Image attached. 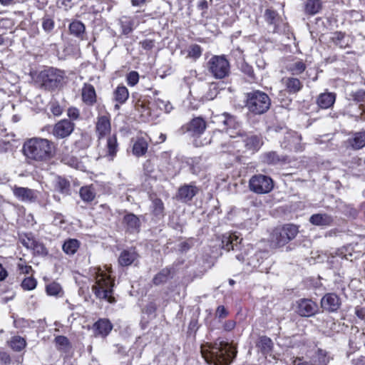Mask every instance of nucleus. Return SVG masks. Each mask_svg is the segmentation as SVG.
<instances>
[{"mask_svg": "<svg viewBox=\"0 0 365 365\" xmlns=\"http://www.w3.org/2000/svg\"><path fill=\"white\" fill-rule=\"evenodd\" d=\"M299 233V227L294 224H285L275 227L269 235L270 247L277 249L283 247L294 240Z\"/></svg>", "mask_w": 365, "mask_h": 365, "instance_id": "obj_6", "label": "nucleus"}, {"mask_svg": "<svg viewBox=\"0 0 365 365\" xmlns=\"http://www.w3.org/2000/svg\"><path fill=\"white\" fill-rule=\"evenodd\" d=\"M199 329V322L196 318H191L188 327L187 334V336H195V334L197 332Z\"/></svg>", "mask_w": 365, "mask_h": 365, "instance_id": "obj_52", "label": "nucleus"}, {"mask_svg": "<svg viewBox=\"0 0 365 365\" xmlns=\"http://www.w3.org/2000/svg\"><path fill=\"white\" fill-rule=\"evenodd\" d=\"M237 351L228 342L217 339L201 346V354L208 364L229 365L236 357Z\"/></svg>", "mask_w": 365, "mask_h": 365, "instance_id": "obj_2", "label": "nucleus"}, {"mask_svg": "<svg viewBox=\"0 0 365 365\" xmlns=\"http://www.w3.org/2000/svg\"><path fill=\"white\" fill-rule=\"evenodd\" d=\"M135 110L138 112L143 120H145L150 115V108L146 106V103L140 100H138L135 103Z\"/></svg>", "mask_w": 365, "mask_h": 365, "instance_id": "obj_43", "label": "nucleus"}, {"mask_svg": "<svg viewBox=\"0 0 365 365\" xmlns=\"http://www.w3.org/2000/svg\"><path fill=\"white\" fill-rule=\"evenodd\" d=\"M215 316L219 319H225L229 316V311L224 305H219L216 309Z\"/></svg>", "mask_w": 365, "mask_h": 365, "instance_id": "obj_58", "label": "nucleus"}, {"mask_svg": "<svg viewBox=\"0 0 365 365\" xmlns=\"http://www.w3.org/2000/svg\"><path fill=\"white\" fill-rule=\"evenodd\" d=\"M202 54V48L197 44L190 46L188 50V56L191 58H198Z\"/></svg>", "mask_w": 365, "mask_h": 365, "instance_id": "obj_54", "label": "nucleus"}, {"mask_svg": "<svg viewBox=\"0 0 365 365\" xmlns=\"http://www.w3.org/2000/svg\"><path fill=\"white\" fill-rule=\"evenodd\" d=\"M237 138L232 141L231 145L221 144L222 153H232L233 154H253L257 152L263 144L261 137L255 135H248L242 130L237 132ZM248 158L247 155H242Z\"/></svg>", "mask_w": 365, "mask_h": 365, "instance_id": "obj_3", "label": "nucleus"}, {"mask_svg": "<svg viewBox=\"0 0 365 365\" xmlns=\"http://www.w3.org/2000/svg\"><path fill=\"white\" fill-rule=\"evenodd\" d=\"M81 200L86 203L92 202L96 198V191L93 184L82 186L79 190Z\"/></svg>", "mask_w": 365, "mask_h": 365, "instance_id": "obj_32", "label": "nucleus"}, {"mask_svg": "<svg viewBox=\"0 0 365 365\" xmlns=\"http://www.w3.org/2000/svg\"><path fill=\"white\" fill-rule=\"evenodd\" d=\"M17 269L20 274H29L34 272L31 265H28L26 260L20 258L19 262L17 264Z\"/></svg>", "mask_w": 365, "mask_h": 365, "instance_id": "obj_50", "label": "nucleus"}, {"mask_svg": "<svg viewBox=\"0 0 365 365\" xmlns=\"http://www.w3.org/2000/svg\"><path fill=\"white\" fill-rule=\"evenodd\" d=\"M336 101V95L331 92H324L319 95L317 98V104L322 109L331 107Z\"/></svg>", "mask_w": 365, "mask_h": 365, "instance_id": "obj_28", "label": "nucleus"}, {"mask_svg": "<svg viewBox=\"0 0 365 365\" xmlns=\"http://www.w3.org/2000/svg\"><path fill=\"white\" fill-rule=\"evenodd\" d=\"M56 349L63 354V359L71 357L73 354L72 345L69 339L63 335H58L54 339Z\"/></svg>", "mask_w": 365, "mask_h": 365, "instance_id": "obj_21", "label": "nucleus"}, {"mask_svg": "<svg viewBox=\"0 0 365 365\" xmlns=\"http://www.w3.org/2000/svg\"><path fill=\"white\" fill-rule=\"evenodd\" d=\"M37 285L36 279L33 277H25L21 282V288L25 291L34 290Z\"/></svg>", "mask_w": 365, "mask_h": 365, "instance_id": "obj_49", "label": "nucleus"}, {"mask_svg": "<svg viewBox=\"0 0 365 365\" xmlns=\"http://www.w3.org/2000/svg\"><path fill=\"white\" fill-rule=\"evenodd\" d=\"M256 347L261 351L262 354H269L273 350L274 344L269 336L263 335L258 338V341L256 342Z\"/></svg>", "mask_w": 365, "mask_h": 365, "instance_id": "obj_30", "label": "nucleus"}, {"mask_svg": "<svg viewBox=\"0 0 365 365\" xmlns=\"http://www.w3.org/2000/svg\"><path fill=\"white\" fill-rule=\"evenodd\" d=\"M190 170L193 175H200L203 171V168L200 165V161H192L190 166Z\"/></svg>", "mask_w": 365, "mask_h": 365, "instance_id": "obj_57", "label": "nucleus"}, {"mask_svg": "<svg viewBox=\"0 0 365 365\" xmlns=\"http://www.w3.org/2000/svg\"><path fill=\"white\" fill-rule=\"evenodd\" d=\"M223 329L226 331H231L236 327V322L234 320H227L222 324Z\"/></svg>", "mask_w": 365, "mask_h": 365, "instance_id": "obj_62", "label": "nucleus"}, {"mask_svg": "<svg viewBox=\"0 0 365 365\" xmlns=\"http://www.w3.org/2000/svg\"><path fill=\"white\" fill-rule=\"evenodd\" d=\"M38 77L43 88L46 90H54L61 85L64 78V72L50 68L41 71Z\"/></svg>", "mask_w": 365, "mask_h": 365, "instance_id": "obj_9", "label": "nucleus"}, {"mask_svg": "<svg viewBox=\"0 0 365 365\" xmlns=\"http://www.w3.org/2000/svg\"><path fill=\"white\" fill-rule=\"evenodd\" d=\"M13 194L14 197L23 202H34L37 196L34 190L14 185L13 187Z\"/></svg>", "mask_w": 365, "mask_h": 365, "instance_id": "obj_22", "label": "nucleus"}, {"mask_svg": "<svg viewBox=\"0 0 365 365\" xmlns=\"http://www.w3.org/2000/svg\"><path fill=\"white\" fill-rule=\"evenodd\" d=\"M281 146L283 148L289 150L300 151L302 149L301 145V136L296 132L288 131L285 133L283 139L280 141Z\"/></svg>", "mask_w": 365, "mask_h": 365, "instance_id": "obj_14", "label": "nucleus"}, {"mask_svg": "<svg viewBox=\"0 0 365 365\" xmlns=\"http://www.w3.org/2000/svg\"><path fill=\"white\" fill-rule=\"evenodd\" d=\"M10 363V355L5 351H0V365H9Z\"/></svg>", "mask_w": 365, "mask_h": 365, "instance_id": "obj_61", "label": "nucleus"}, {"mask_svg": "<svg viewBox=\"0 0 365 365\" xmlns=\"http://www.w3.org/2000/svg\"><path fill=\"white\" fill-rule=\"evenodd\" d=\"M74 128L75 123L72 120L65 118L53 125L51 133L56 139H63L70 136Z\"/></svg>", "mask_w": 365, "mask_h": 365, "instance_id": "obj_12", "label": "nucleus"}, {"mask_svg": "<svg viewBox=\"0 0 365 365\" xmlns=\"http://www.w3.org/2000/svg\"><path fill=\"white\" fill-rule=\"evenodd\" d=\"M55 23L52 18L45 16L42 19V28L46 33H50L54 29Z\"/></svg>", "mask_w": 365, "mask_h": 365, "instance_id": "obj_51", "label": "nucleus"}, {"mask_svg": "<svg viewBox=\"0 0 365 365\" xmlns=\"http://www.w3.org/2000/svg\"><path fill=\"white\" fill-rule=\"evenodd\" d=\"M351 96L354 101L359 104L365 103V91L363 90H359L351 93Z\"/></svg>", "mask_w": 365, "mask_h": 365, "instance_id": "obj_56", "label": "nucleus"}, {"mask_svg": "<svg viewBox=\"0 0 365 365\" xmlns=\"http://www.w3.org/2000/svg\"><path fill=\"white\" fill-rule=\"evenodd\" d=\"M113 325L110 319L106 318L98 319L93 324V331L95 336L106 337L112 331Z\"/></svg>", "mask_w": 365, "mask_h": 365, "instance_id": "obj_19", "label": "nucleus"}, {"mask_svg": "<svg viewBox=\"0 0 365 365\" xmlns=\"http://www.w3.org/2000/svg\"><path fill=\"white\" fill-rule=\"evenodd\" d=\"M55 188L60 193L68 195L70 192V182L66 178L58 175L55 184Z\"/></svg>", "mask_w": 365, "mask_h": 365, "instance_id": "obj_42", "label": "nucleus"}, {"mask_svg": "<svg viewBox=\"0 0 365 365\" xmlns=\"http://www.w3.org/2000/svg\"><path fill=\"white\" fill-rule=\"evenodd\" d=\"M127 83L130 86H135L139 81V74L137 71H133L127 75Z\"/></svg>", "mask_w": 365, "mask_h": 365, "instance_id": "obj_55", "label": "nucleus"}, {"mask_svg": "<svg viewBox=\"0 0 365 365\" xmlns=\"http://www.w3.org/2000/svg\"><path fill=\"white\" fill-rule=\"evenodd\" d=\"M155 103L160 110H164L165 113H170L173 109V106L170 102L160 98L156 99Z\"/></svg>", "mask_w": 365, "mask_h": 365, "instance_id": "obj_53", "label": "nucleus"}, {"mask_svg": "<svg viewBox=\"0 0 365 365\" xmlns=\"http://www.w3.org/2000/svg\"><path fill=\"white\" fill-rule=\"evenodd\" d=\"M157 305L154 302H150L147 304L145 307V312L148 314H154L157 311Z\"/></svg>", "mask_w": 365, "mask_h": 365, "instance_id": "obj_63", "label": "nucleus"}, {"mask_svg": "<svg viewBox=\"0 0 365 365\" xmlns=\"http://www.w3.org/2000/svg\"><path fill=\"white\" fill-rule=\"evenodd\" d=\"M265 19L268 24L270 25H273V32H277L278 29L277 27V21L278 19V14L276 11L271 10V9H267L265 11Z\"/></svg>", "mask_w": 365, "mask_h": 365, "instance_id": "obj_47", "label": "nucleus"}, {"mask_svg": "<svg viewBox=\"0 0 365 365\" xmlns=\"http://www.w3.org/2000/svg\"><path fill=\"white\" fill-rule=\"evenodd\" d=\"M217 122L223 126L226 133H222L220 131L215 133L212 136V140L217 142L222 139L223 141L220 143H226V145H231L232 141L237 138V132L242 130L240 129L241 123L237 120V118L227 113H224L217 116Z\"/></svg>", "mask_w": 365, "mask_h": 365, "instance_id": "obj_5", "label": "nucleus"}, {"mask_svg": "<svg viewBox=\"0 0 365 365\" xmlns=\"http://www.w3.org/2000/svg\"><path fill=\"white\" fill-rule=\"evenodd\" d=\"M274 187L271 177L264 174H255L249 180V188L254 193L262 195L270 192Z\"/></svg>", "mask_w": 365, "mask_h": 365, "instance_id": "obj_10", "label": "nucleus"}, {"mask_svg": "<svg viewBox=\"0 0 365 365\" xmlns=\"http://www.w3.org/2000/svg\"><path fill=\"white\" fill-rule=\"evenodd\" d=\"M199 192V188L194 183L181 185L177 192V199L184 203L190 202Z\"/></svg>", "mask_w": 365, "mask_h": 365, "instance_id": "obj_17", "label": "nucleus"}, {"mask_svg": "<svg viewBox=\"0 0 365 365\" xmlns=\"http://www.w3.org/2000/svg\"><path fill=\"white\" fill-rule=\"evenodd\" d=\"M81 98L83 102L88 106H92L96 103V90L91 84L84 83L81 89Z\"/></svg>", "mask_w": 365, "mask_h": 365, "instance_id": "obj_26", "label": "nucleus"}, {"mask_svg": "<svg viewBox=\"0 0 365 365\" xmlns=\"http://www.w3.org/2000/svg\"><path fill=\"white\" fill-rule=\"evenodd\" d=\"M242 239L233 233H226L222 235V248L226 251L237 250Z\"/></svg>", "mask_w": 365, "mask_h": 365, "instance_id": "obj_23", "label": "nucleus"}, {"mask_svg": "<svg viewBox=\"0 0 365 365\" xmlns=\"http://www.w3.org/2000/svg\"><path fill=\"white\" fill-rule=\"evenodd\" d=\"M31 251L32 252V255L34 256L46 257L48 255V250L47 247H45L43 242L38 240L31 249Z\"/></svg>", "mask_w": 365, "mask_h": 365, "instance_id": "obj_46", "label": "nucleus"}, {"mask_svg": "<svg viewBox=\"0 0 365 365\" xmlns=\"http://www.w3.org/2000/svg\"><path fill=\"white\" fill-rule=\"evenodd\" d=\"M332 357L326 350L318 348L311 356L309 362L311 365H329Z\"/></svg>", "mask_w": 365, "mask_h": 365, "instance_id": "obj_24", "label": "nucleus"}, {"mask_svg": "<svg viewBox=\"0 0 365 365\" xmlns=\"http://www.w3.org/2000/svg\"><path fill=\"white\" fill-rule=\"evenodd\" d=\"M282 83L286 91L289 93H297L303 87V84L299 79L294 77H284L282 78Z\"/></svg>", "mask_w": 365, "mask_h": 365, "instance_id": "obj_29", "label": "nucleus"}, {"mask_svg": "<svg viewBox=\"0 0 365 365\" xmlns=\"http://www.w3.org/2000/svg\"><path fill=\"white\" fill-rule=\"evenodd\" d=\"M81 247V242L76 238L66 240L62 245L63 251L68 255H75Z\"/></svg>", "mask_w": 365, "mask_h": 365, "instance_id": "obj_33", "label": "nucleus"}, {"mask_svg": "<svg viewBox=\"0 0 365 365\" xmlns=\"http://www.w3.org/2000/svg\"><path fill=\"white\" fill-rule=\"evenodd\" d=\"M322 9L321 0H307L305 4V13L309 15H315Z\"/></svg>", "mask_w": 365, "mask_h": 365, "instance_id": "obj_41", "label": "nucleus"}, {"mask_svg": "<svg viewBox=\"0 0 365 365\" xmlns=\"http://www.w3.org/2000/svg\"><path fill=\"white\" fill-rule=\"evenodd\" d=\"M306 68L307 66L305 63L300 59L294 60L287 66V71L292 75L296 76L302 73L305 71Z\"/></svg>", "mask_w": 365, "mask_h": 365, "instance_id": "obj_37", "label": "nucleus"}, {"mask_svg": "<svg viewBox=\"0 0 365 365\" xmlns=\"http://www.w3.org/2000/svg\"><path fill=\"white\" fill-rule=\"evenodd\" d=\"M139 257L140 255L136 252V248L130 247V249H125L121 251L118 259V262L122 267H128V266L133 264Z\"/></svg>", "mask_w": 365, "mask_h": 365, "instance_id": "obj_20", "label": "nucleus"}, {"mask_svg": "<svg viewBox=\"0 0 365 365\" xmlns=\"http://www.w3.org/2000/svg\"><path fill=\"white\" fill-rule=\"evenodd\" d=\"M271 101L268 95L260 91H253L247 94L246 106L248 110L256 115H261L268 110Z\"/></svg>", "mask_w": 365, "mask_h": 365, "instance_id": "obj_7", "label": "nucleus"}, {"mask_svg": "<svg viewBox=\"0 0 365 365\" xmlns=\"http://www.w3.org/2000/svg\"><path fill=\"white\" fill-rule=\"evenodd\" d=\"M206 128V123L202 118H195L188 125V130L193 135L202 134Z\"/></svg>", "mask_w": 365, "mask_h": 365, "instance_id": "obj_36", "label": "nucleus"}, {"mask_svg": "<svg viewBox=\"0 0 365 365\" xmlns=\"http://www.w3.org/2000/svg\"><path fill=\"white\" fill-rule=\"evenodd\" d=\"M341 299L336 293H327L321 298V307L328 312H336L340 308Z\"/></svg>", "mask_w": 365, "mask_h": 365, "instance_id": "obj_15", "label": "nucleus"}, {"mask_svg": "<svg viewBox=\"0 0 365 365\" xmlns=\"http://www.w3.org/2000/svg\"><path fill=\"white\" fill-rule=\"evenodd\" d=\"M7 344L13 351L16 352H21L26 348L27 343L24 337L19 335H16L10 338L7 341Z\"/></svg>", "mask_w": 365, "mask_h": 365, "instance_id": "obj_34", "label": "nucleus"}, {"mask_svg": "<svg viewBox=\"0 0 365 365\" xmlns=\"http://www.w3.org/2000/svg\"><path fill=\"white\" fill-rule=\"evenodd\" d=\"M46 292L48 296H54L55 297H58V296L63 294L61 286L56 282H52L47 284Z\"/></svg>", "mask_w": 365, "mask_h": 365, "instance_id": "obj_45", "label": "nucleus"}, {"mask_svg": "<svg viewBox=\"0 0 365 365\" xmlns=\"http://www.w3.org/2000/svg\"><path fill=\"white\" fill-rule=\"evenodd\" d=\"M333 43L341 48H345L349 46V40L345 34L341 32H335L331 36Z\"/></svg>", "mask_w": 365, "mask_h": 365, "instance_id": "obj_44", "label": "nucleus"}, {"mask_svg": "<svg viewBox=\"0 0 365 365\" xmlns=\"http://www.w3.org/2000/svg\"><path fill=\"white\" fill-rule=\"evenodd\" d=\"M318 305L316 302L309 298H300L294 304L295 312L302 317H310L318 312Z\"/></svg>", "mask_w": 365, "mask_h": 365, "instance_id": "obj_11", "label": "nucleus"}, {"mask_svg": "<svg viewBox=\"0 0 365 365\" xmlns=\"http://www.w3.org/2000/svg\"><path fill=\"white\" fill-rule=\"evenodd\" d=\"M148 140L144 137H139L136 139L133 145V153L137 157H142L148 150Z\"/></svg>", "mask_w": 365, "mask_h": 365, "instance_id": "obj_31", "label": "nucleus"}, {"mask_svg": "<svg viewBox=\"0 0 365 365\" xmlns=\"http://www.w3.org/2000/svg\"><path fill=\"white\" fill-rule=\"evenodd\" d=\"M122 223L127 233L133 234L140 232L141 221L138 215L132 212H127L123 216Z\"/></svg>", "mask_w": 365, "mask_h": 365, "instance_id": "obj_16", "label": "nucleus"}, {"mask_svg": "<svg viewBox=\"0 0 365 365\" xmlns=\"http://www.w3.org/2000/svg\"><path fill=\"white\" fill-rule=\"evenodd\" d=\"M309 222L314 226L329 227L334 223V218L327 213H315L310 216Z\"/></svg>", "mask_w": 365, "mask_h": 365, "instance_id": "obj_27", "label": "nucleus"}, {"mask_svg": "<svg viewBox=\"0 0 365 365\" xmlns=\"http://www.w3.org/2000/svg\"><path fill=\"white\" fill-rule=\"evenodd\" d=\"M350 146L359 150L365 146V130L354 133L351 138L349 139Z\"/></svg>", "mask_w": 365, "mask_h": 365, "instance_id": "obj_35", "label": "nucleus"}, {"mask_svg": "<svg viewBox=\"0 0 365 365\" xmlns=\"http://www.w3.org/2000/svg\"><path fill=\"white\" fill-rule=\"evenodd\" d=\"M107 148L108 155L114 157L118 151L117 138L115 135L108 137L107 140Z\"/></svg>", "mask_w": 365, "mask_h": 365, "instance_id": "obj_48", "label": "nucleus"}, {"mask_svg": "<svg viewBox=\"0 0 365 365\" xmlns=\"http://www.w3.org/2000/svg\"><path fill=\"white\" fill-rule=\"evenodd\" d=\"M113 274L112 267L108 265L94 268V283L91 287V291L96 299L110 304L117 302L114 295L115 277Z\"/></svg>", "mask_w": 365, "mask_h": 365, "instance_id": "obj_1", "label": "nucleus"}, {"mask_svg": "<svg viewBox=\"0 0 365 365\" xmlns=\"http://www.w3.org/2000/svg\"><path fill=\"white\" fill-rule=\"evenodd\" d=\"M96 128L99 139L108 135L111 130L110 117L108 115L99 116Z\"/></svg>", "mask_w": 365, "mask_h": 365, "instance_id": "obj_25", "label": "nucleus"}, {"mask_svg": "<svg viewBox=\"0 0 365 365\" xmlns=\"http://www.w3.org/2000/svg\"><path fill=\"white\" fill-rule=\"evenodd\" d=\"M67 115L71 119V120H77L80 116L79 110L74 107L69 108L67 110Z\"/></svg>", "mask_w": 365, "mask_h": 365, "instance_id": "obj_60", "label": "nucleus"}, {"mask_svg": "<svg viewBox=\"0 0 365 365\" xmlns=\"http://www.w3.org/2000/svg\"><path fill=\"white\" fill-rule=\"evenodd\" d=\"M208 73L216 79L227 77L230 71V65L225 56H213L207 63Z\"/></svg>", "mask_w": 365, "mask_h": 365, "instance_id": "obj_8", "label": "nucleus"}, {"mask_svg": "<svg viewBox=\"0 0 365 365\" xmlns=\"http://www.w3.org/2000/svg\"><path fill=\"white\" fill-rule=\"evenodd\" d=\"M114 99L120 104H123L129 97L128 88L124 86H118L113 93Z\"/></svg>", "mask_w": 365, "mask_h": 365, "instance_id": "obj_40", "label": "nucleus"}, {"mask_svg": "<svg viewBox=\"0 0 365 365\" xmlns=\"http://www.w3.org/2000/svg\"><path fill=\"white\" fill-rule=\"evenodd\" d=\"M149 200L151 202L150 210L151 215L155 220H160L163 219L165 215V207L161 199L157 197L155 193H152L149 195Z\"/></svg>", "mask_w": 365, "mask_h": 365, "instance_id": "obj_18", "label": "nucleus"}, {"mask_svg": "<svg viewBox=\"0 0 365 365\" xmlns=\"http://www.w3.org/2000/svg\"><path fill=\"white\" fill-rule=\"evenodd\" d=\"M22 150L29 160H42L53 156L55 145L53 142L48 139L34 138L24 143Z\"/></svg>", "mask_w": 365, "mask_h": 365, "instance_id": "obj_4", "label": "nucleus"}, {"mask_svg": "<svg viewBox=\"0 0 365 365\" xmlns=\"http://www.w3.org/2000/svg\"><path fill=\"white\" fill-rule=\"evenodd\" d=\"M51 112L56 116H59L63 113V108L58 102H53L50 107Z\"/></svg>", "mask_w": 365, "mask_h": 365, "instance_id": "obj_59", "label": "nucleus"}, {"mask_svg": "<svg viewBox=\"0 0 365 365\" xmlns=\"http://www.w3.org/2000/svg\"><path fill=\"white\" fill-rule=\"evenodd\" d=\"M19 240L27 250H31L36 242V239L31 232L19 234Z\"/></svg>", "mask_w": 365, "mask_h": 365, "instance_id": "obj_39", "label": "nucleus"}, {"mask_svg": "<svg viewBox=\"0 0 365 365\" xmlns=\"http://www.w3.org/2000/svg\"><path fill=\"white\" fill-rule=\"evenodd\" d=\"M85 30L84 24L80 21H74L69 25L70 33L81 40L83 39Z\"/></svg>", "mask_w": 365, "mask_h": 365, "instance_id": "obj_38", "label": "nucleus"}, {"mask_svg": "<svg viewBox=\"0 0 365 365\" xmlns=\"http://www.w3.org/2000/svg\"><path fill=\"white\" fill-rule=\"evenodd\" d=\"M355 314L357 317L361 320H365V308L363 307L357 306L356 307Z\"/></svg>", "mask_w": 365, "mask_h": 365, "instance_id": "obj_64", "label": "nucleus"}, {"mask_svg": "<svg viewBox=\"0 0 365 365\" xmlns=\"http://www.w3.org/2000/svg\"><path fill=\"white\" fill-rule=\"evenodd\" d=\"M175 274L176 270L173 265L164 267L153 276L152 284L155 287L165 285L175 277Z\"/></svg>", "mask_w": 365, "mask_h": 365, "instance_id": "obj_13", "label": "nucleus"}]
</instances>
